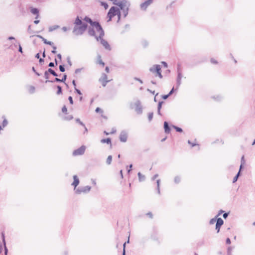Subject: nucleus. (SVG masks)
I'll use <instances>...</instances> for the list:
<instances>
[{"mask_svg":"<svg viewBox=\"0 0 255 255\" xmlns=\"http://www.w3.org/2000/svg\"><path fill=\"white\" fill-rule=\"evenodd\" d=\"M153 113L152 112L149 113L148 115V119L149 122H150L153 118Z\"/></svg>","mask_w":255,"mask_h":255,"instance_id":"obj_36","label":"nucleus"},{"mask_svg":"<svg viewBox=\"0 0 255 255\" xmlns=\"http://www.w3.org/2000/svg\"><path fill=\"white\" fill-rule=\"evenodd\" d=\"M161 64L163 65V66H164V67H166H166H168V64H167V63L166 62H165V61H162V62H161Z\"/></svg>","mask_w":255,"mask_h":255,"instance_id":"obj_64","label":"nucleus"},{"mask_svg":"<svg viewBox=\"0 0 255 255\" xmlns=\"http://www.w3.org/2000/svg\"><path fill=\"white\" fill-rule=\"evenodd\" d=\"M39 63L42 65L44 62V60L43 58H40L39 59Z\"/></svg>","mask_w":255,"mask_h":255,"instance_id":"obj_61","label":"nucleus"},{"mask_svg":"<svg viewBox=\"0 0 255 255\" xmlns=\"http://www.w3.org/2000/svg\"><path fill=\"white\" fill-rule=\"evenodd\" d=\"M163 103H164L163 101H160L158 104L157 109L161 110L162 108V104H163Z\"/></svg>","mask_w":255,"mask_h":255,"instance_id":"obj_46","label":"nucleus"},{"mask_svg":"<svg viewBox=\"0 0 255 255\" xmlns=\"http://www.w3.org/2000/svg\"><path fill=\"white\" fill-rule=\"evenodd\" d=\"M174 91H175L174 88L173 87L172 88V89L170 90V91L169 92V93L168 94V95H169V96H171L174 93Z\"/></svg>","mask_w":255,"mask_h":255,"instance_id":"obj_57","label":"nucleus"},{"mask_svg":"<svg viewBox=\"0 0 255 255\" xmlns=\"http://www.w3.org/2000/svg\"><path fill=\"white\" fill-rule=\"evenodd\" d=\"M131 109L135 108V111L137 114H141L142 113V107L139 100H137L134 103H131L130 105Z\"/></svg>","mask_w":255,"mask_h":255,"instance_id":"obj_6","label":"nucleus"},{"mask_svg":"<svg viewBox=\"0 0 255 255\" xmlns=\"http://www.w3.org/2000/svg\"><path fill=\"white\" fill-rule=\"evenodd\" d=\"M67 60L68 64L70 66H71L72 65V62L71 61L70 58L69 57H68L67 58Z\"/></svg>","mask_w":255,"mask_h":255,"instance_id":"obj_55","label":"nucleus"},{"mask_svg":"<svg viewBox=\"0 0 255 255\" xmlns=\"http://www.w3.org/2000/svg\"><path fill=\"white\" fill-rule=\"evenodd\" d=\"M75 92L80 96H81L82 95V93L81 92V91L79 89H77V88H75Z\"/></svg>","mask_w":255,"mask_h":255,"instance_id":"obj_49","label":"nucleus"},{"mask_svg":"<svg viewBox=\"0 0 255 255\" xmlns=\"http://www.w3.org/2000/svg\"><path fill=\"white\" fill-rule=\"evenodd\" d=\"M62 112L64 113L65 114H67V109L66 107V106H64L62 108Z\"/></svg>","mask_w":255,"mask_h":255,"instance_id":"obj_45","label":"nucleus"},{"mask_svg":"<svg viewBox=\"0 0 255 255\" xmlns=\"http://www.w3.org/2000/svg\"><path fill=\"white\" fill-rule=\"evenodd\" d=\"M233 249L232 247H229L227 249V255H232V251Z\"/></svg>","mask_w":255,"mask_h":255,"instance_id":"obj_34","label":"nucleus"},{"mask_svg":"<svg viewBox=\"0 0 255 255\" xmlns=\"http://www.w3.org/2000/svg\"><path fill=\"white\" fill-rule=\"evenodd\" d=\"M18 51L21 53V54H23V50H22V48L19 43V42H18Z\"/></svg>","mask_w":255,"mask_h":255,"instance_id":"obj_41","label":"nucleus"},{"mask_svg":"<svg viewBox=\"0 0 255 255\" xmlns=\"http://www.w3.org/2000/svg\"><path fill=\"white\" fill-rule=\"evenodd\" d=\"M101 5L103 6L105 9H107L109 7L108 4L106 2H101Z\"/></svg>","mask_w":255,"mask_h":255,"instance_id":"obj_35","label":"nucleus"},{"mask_svg":"<svg viewBox=\"0 0 255 255\" xmlns=\"http://www.w3.org/2000/svg\"><path fill=\"white\" fill-rule=\"evenodd\" d=\"M59 70L61 72H64L65 71V68L64 65H60L59 66Z\"/></svg>","mask_w":255,"mask_h":255,"instance_id":"obj_38","label":"nucleus"},{"mask_svg":"<svg viewBox=\"0 0 255 255\" xmlns=\"http://www.w3.org/2000/svg\"><path fill=\"white\" fill-rule=\"evenodd\" d=\"M55 66V64L53 62H50L48 64V66L50 67H54Z\"/></svg>","mask_w":255,"mask_h":255,"instance_id":"obj_56","label":"nucleus"},{"mask_svg":"<svg viewBox=\"0 0 255 255\" xmlns=\"http://www.w3.org/2000/svg\"><path fill=\"white\" fill-rule=\"evenodd\" d=\"M7 124H8L7 121L5 119H4L2 123V127L4 128L5 127H6L7 126Z\"/></svg>","mask_w":255,"mask_h":255,"instance_id":"obj_42","label":"nucleus"},{"mask_svg":"<svg viewBox=\"0 0 255 255\" xmlns=\"http://www.w3.org/2000/svg\"><path fill=\"white\" fill-rule=\"evenodd\" d=\"M56 88H57L56 94L58 95L62 94V89L61 86H60V85H57Z\"/></svg>","mask_w":255,"mask_h":255,"instance_id":"obj_24","label":"nucleus"},{"mask_svg":"<svg viewBox=\"0 0 255 255\" xmlns=\"http://www.w3.org/2000/svg\"><path fill=\"white\" fill-rule=\"evenodd\" d=\"M129 168L127 169L128 173H129L130 171L131 170L132 167V164H130L128 166Z\"/></svg>","mask_w":255,"mask_h":255,"instance_id":"obj_58","label":"nucleus"},{"mask_svg":"<svg viewBox=\"0 0 255 255\" xmlns=\"http://www.w3.org/2000/svg\"><path fill=\"white\" fill-rule=\"evenodd\" d=\"M137 175L138 177V179L139 181H143L145 179V177L144 175H143L140 172H138L137 173Z\"/></svg>","mask_w":255,"mask_h":255,"instance_id":"obj_22","label":"nucleus"},{"mask_svg":"<svg viewBox=\"0 0 255 255\" xmlns=\"http://www.w3.org/2000/svg\"><path fill=\"white\" fill-rule=\"evenodd\" d=\"M29 9L32 14L36 16H39V10L38 8L36 7H30Z\"/></svg>","mask_w":255,"mask_h":255,"instance_id":"obj_17","label":"nucleus"},{"mask_svg":"<svg viewBox=\"0 0 255 255\" xmlns=\"http://www.w3.org/2000/svg\"><path fill=\"white\" fill-rule=\"evenodd\" d=\"M31 25H29L28 27V28H27V32L29 33H38V31H33V30H31Z\"/></svg>","mask_w":255,"mask_h":255,"instance_id":"obj_33","label":"nucleus"},{"mask_svg":"<svg viewBox=\"0 0 255 255\" xmlns=\"http://www.w3.org/2000/svg\"><path fill=\"white\" fill-rule=\"evenodd\" d=\"M99 81L102 82V86L103 87H105L107 84V83L109 82L108 80H107V75L103 73L102 74V78L99 79Z\"/></svg>","mask_w":255,"mask_h":255,"instance_id":"obj_13","label":"nucleus"},{"mask_svg":"<svg viewBox=\"0 0 255 255\" xmlns=\"http://www.w3.org/2000/svg\"><path fill=\"white\" fill-rule=\"evenodd\" d=\"M97 32H99V35L98 37H96V40L98 41H100L101 44L105 47V48L108 50L110 51L111 50V47L110 44L106 40L103 38L105 33L103 28H101V30H98Z\"/></svg>","mask_w":255,"mask_h":255,"instance_id":"obj_3","label":"nucleus"},{"mask_svg":"<svg viewBox=\"0 0 255 255\" xmlns=\"http://www.w3.org/2000/svg\"><path fill=\"white\" fill-rule=\"evenodd\" d=\"M161 97L163 99L166 100L169 97V95H163Z\"/></svg>","mask_w":255,"mask_h":255,"instance_id":"obj_54","label":"nucleus"},{"mask_svg":"<svg viewBox=\"0 0 255 255\" xmlns=\"http://www.w3.org/2000/svg\"><path fill=\"white\" fill-rule=\"evenodd\" d=\"M211 62L213 63V64H217L218 63L217 61L215 59H214V58H211Z\"/></svg>","mask_w":255,"mask_h":255,"instance_id":"obj_62","label":"nucleus"},{"mask_svg":"<svg viewBox=\"0 0 255 255\" xmlns=\"http://www.w3.org/2000/svg\"><path fill=\"white\" fill-rule=\"evenodd\" d=\"M54 82H59V83H61V79H59L57 77H55L53 80H46L45 81V83H54Z\"/></svg>","mask_w":255,"mask_h":255,"instance_id":"obj_19","label":"nucleus"},{"mask_svg":"<svg viewBox=\"0 0 255 255\" xmlns=\"http://www.w3.org/2000/svg\"><path fill=\"white\" fill-rule=\"evenodd\" d=\"M99 57L100 58V60L99 61V63L100 64H101L103 66H104L105 65V63L104 62L102 61V60L101 59V56L100 55H99Z\"/></svg>","mask_w":255,"mask_h":255,"instance_id":"obj_53","label":"nucleus"},{"mask_svg":"<svg viewBox=\"0 0 255 255\" xmlns=\"http://www.w3.org/2000/svg\"><path fill=\"white\" fill-rule=\"evenodd\" d=\"M83 20L90 23L92 27H94L97 31L102 28V27L98 21H93L90 17H84Z\"/></svg>","mask_w":255,"mask_h":255,"instance_id":"obj_5","label":"nucleus"},{"mask_svg":"<svg viewBox=\"0 0 255 255\" xmlns=\"http://www.w3.org/2000/svg\"><path fill=\"white\" fill-rule=\"evenodd\" d=\"M35 88L33 86H30L29 88V92L31 94H33L35 92Z\"/></svg>","mask_w":255,"mask_h":255,"instance_id":"obj_31","label":"nucleus"},{"mask_svg":"<svg viewBox=\"0 0 255 255\" xmlns=\"http://www.w3.org/2000/svg\"><path fill=\"white\" fill-rule=\"evenodd\" d=\"M153 1V0H146L140 4V8L142 10H145L147 7L150 5Z\"/></svg>","mask_w":255,"mask_h":255,"instance_id":"obj_10","label":"nucleus"},{"mask_svg":"<svg viewBox=\"0 0 255 255\" xmlns=\"http://www.w3.org/2000/svg\"><path fill=\"white\" fill-rule=\"evenodd\" d=\"M91 187L90 186H86L84 187H78L76 190H75V193L77 194H80L82 193H87L90 192L91 190Z\"/></svg>","mask_w":255,"mask_h":255,"instance_id":"obj_8","label":"nucleus"},{"mask_svg":"<svg viewBox=\"0 0 255 255\" xmlns=\"http://www.w3.org/2000/svg\"><path fill=\"white\" fill-rule=\"evenodd\" d=\"M48 72L50 73V74H51L55 77H58L59 76L58 74L51 68H49L48 69Z\"/></svg>","mask_w":255,"mask_h":255,"instance_id":"obj_21","label":"nucleus"},{"mask_svg":"<svg viewBox=\"0 0 255 255\" xmlns=\"http://www.w3.org/2000/svg\"><path fill=\"white\" fill-rule=\"evenodd\" d=\"M224 224V221L221 218H218L216 224V230L217 232L219 233L221 226Z\"/></svg>","mask_w":255,"mask_h":255,"instance_id":"obj_12","label":"nucleus"},{"mask_svg":"<svg viewBox=\"0 0 255 255\" xmlns=\"http://www.w3.org/2000/svg\"><path fill=\"white\" fill-rule=\"evenodd\" d=\"M122 16L120 9L116 6H112L109 12L107 13V16Z\"/></svg>","mask_w":255,"mask_h":255,"instance_id":"obj_7","label":"nucleus"},{"mask_svg":"<svg viewBox=\"0 0 255 255\" xmlns=\"http://www.w3.org/2000/svg\"><path fill=\"white\" fill-rule=\"evenodd\" d=\"M95 112L96 113H99V112L103 113V110L101 108H100L99 107H97L96 109Z\"/></svg>","mask_w":255,"mask_h":255,"instance_id":"obj_52","label":"nucleus"},{"mask_svg":"<svg viewBox=\"0 0 255 255\" xmlns=\"http://www.w3.org/2000/svg\"><path fill=\"white\" fill-rule=\"evenodd\" d=\"M1 239H2V244H6L4 233L3 232H1Z\"/></svg>","mask_w":255,"mask_h":255,"instance_id":"obj_32","label":"nucleus"},{"mask_svg":"<svg viewBox=\"0 0 255 255\" xmlns=\"http://www.w3.org/2000/svg\"><path fill=\"white\" fill-rule=\"evenodd\" d=\"M4 247V255H6L8 254V249L6 246V244H3Z\"/></svg>","mask_w":255,"mask_h":255,"instance_id":"obj_44","label":"nucleus"},{"mask_svg":"<svg viewBox=\"0 0 255 255\" xmlns=\"http://www.w3.org/2000/svg\"><path fill=\"white\" fill-rule=\"evenodd\" d=\"M82 69V68H78V69H76L75 71V74H78L79 73H80L81 71V70Z\"/></svg>","mask_w":255,"mask_h":255,"instance_id":"obj_63","label":"nucleus"},{"mask_svg":"<svg viewBox=\"0 0 255 255\" xmlns=\"http://www.w3.org/2000/svg\"><path fill=\"white\" fill-rule=\"evenodd\" d=\"M73 180H74V181H73V183L71 184V185L74 186V191H75V190L77 189L76 188L79 185L80 181H79V179L77 175L73 176Z\"/></svg>","mask_w":255,"mask_h":255,"instance_id":"obj_14","label":"nucleus"},{"mask_svg":"<svg viewBox=\"0 0 255 255\" xmlns=\"http://www.w3.org/2000/svg\"><path fill=\"white\" fill-rule=\"evenodd\" d=\"M85 149L86 147L84 145H82L78 149L74 150L73 152V155L74 156L83 155L85 152Z\"/></svg>","mask_w":255,"mask_h":255,"instance_id":"obj_9","label":"nucleus"},{"mask_svg":"<svg viewBox=\"0 0 255 255\" xmlns=\"http://www.w3.org/2000/svg\"><path fill=\"white\" fill-rule=\"evenodd\" d=\"M93 27H89L88 28V33L89 35H90V36H94L95 38L96 39V37H98V36L96 35V33Z\"/></svg>","mask_w":255,"mask_h":255,"instance_id":"obj_16","label":"nucleus"},{"mask_svg":"<svg viewBox=\"0 0 255 255\" xmlns=\"http://www.w3.org/2000/svg\"><path fill=\"white\" fill-rule=\"evenodd\" d=\"M182 77V73H179L177 74V77L176 79V85H177V89L180 86L181 83V79Z\"/></svg>","mask_w":255,"mask_h":255,"instance_id":"obj_18","label":"nucleus"},{"mask_svg":"<svg viewBox=\"0 0 255 255\" xmlns=\"http://www.w3.org/2000/svg\"><path fill=\"white\" fill-rule=\"evenodd\" d=\"M172 127L174 129H175L177 132H183V130L181 128H179V127L174 126V125H172Z\"/></svg>","mask_w":255,"mask_h":255,"instance_id":"obj_25","label":"nucleus"},{"mask_svg":"<svg viewBox=\"0 0 255 255\" xmlns=\"http://www.w3.org/2000/svg\"><path fill=\"white\" fill-rule=\"evenodd\" d=\"M66 79H67V75L66 74H64L62 79H61V83H65L66 86L68 87V85L66 83H65V81H66Z\"/></svg>","mask_w":255,"mask_h":255,"instance_id":"obj_26","label":"nucleus"},{"mask_svg":"<svg viewBox=\"0 0 255 255\" xmlns=\"http://www.w3.org/2000/svg\"><path fill=\"white\" fill-rule=\"evenodd\" d=\"M146 215L148 216L150 218L152 219L153 218V215L151 212H149L146 214Z\"/></svg>","mask_w":255,"mask_h":255,"instance_id":"obj_59","label":"nucleus"},{"mask_svg":"<svg viewBox=\"0 0 255 255\" xmlns=\"http://www.w3.org/2000/svg\"><path fill=\"white\" fill-rule=\"evenodd\" d=\"M112 155L108 156V157L107 159V160H106L107 164L108 165L111 164V162H112Z\"/></svg>","mask_w":255,"mask_h":255,"instance_id":"obj_28","label":"nucleus"},{"mask_svg":"<svg viewBox=\"0 0 255 255\" xmlns=\"http://www.w3.org/2000/svg\"><path fill=\"white\" fill-rule=\"evenodd\" d=\"M212 98L217 101H220L222 99V97L221 96L218 95V96H217L216 97L215 96H213V97H212Z\"/></svg>","mask_w":255,"mask_h":255,"instance_id":"obj_43","label":"nucleus"},{"mask_svg":"<svg viewBox=\"0 0 255 255\" xmlns=\"http://www.w3.org/2000/svg\"><path fill=\"white\" fill-rule=\"evenodd\" d=\"M134 79L136 81H137L138 82H140V84H142L143 83V81L139 78H137V77H135L134 78Z\"/></svg>","mask_w":255,"mask_h":255,"instance_id":"obj_60","label":"nucleus"},{"mask_svg":"<svg viewBox=\"0 0 255 255\" xmlns=\"http://www.w3.org/2000/svg\"><path fill=\"white\" fill-rule=\"evenodd\" d=\"M52 48H53V50L51 51V52L53 53V54H56V47L54 45V44L53 45H51Z\"/></svg>","mask_w":255,"mask_h":255,"instance_id":"obj_48","label":"nucleus"},{"mask_svg":"<svg viewBox=\"0 0 255 255\" xmlns=\"http://www.w3.org/2000/svg\"><path fill=\"white\" fill-rule=\"evenodd\" d=\"M82 17H76L74 22V26L72 32L75 35H82L88 28V24L82 21Z\"/></svg>","mask_w":255,"mask_h":255,"instance_id":"obj_1","label":"nucleus"},{"mask_svg":"<svg viewBox=\"0 0 255 255\" xmlns=\"http://www.w3.org/2000/svg\"><path fill=\"white\" fill-rule=\"evenodd\" d=\"M180 182V178L179 176H176L175 178H174V182L176 184H178L179 183V182Z\"/></svg>","mask_w":255,"mask_h":255,"instance_id":"obj_37","label":"nucleus"},{"mask_svg":"<svg viewBox=\"0 0 255 255\" xmlns=\"http://www.w3.org/2000/svg\"><path fill=\"white\" fill-rule=\"evenodd\" d=\"M164 129L165 133L168 134L170 133L171 131V128L167 122L165 121L164 122Z\"/></svg>","mask_w":255,"mask_h":255,"instance_id":"obj_15","label":"nucleus"},{"mask_svg":"<svg viewBox=\"0 0 255 255\" xmlns=\"http://www.w3.org/2000/svg\"><path fill=\"white\" fill-rule=\"evenodd\" d=\"M42 41H43V43L46 44H48V45H49L51 46L53 45V43L52 42L48 41L45 38H43Z\"/></svg>","mask_w":255,"mask_h":255,"instance_id":"obj_27","label":"nucleus"},{"mask_svg":"<svg viewBox=\"0 0 255 255\" xmlns=\"http://www.w3.org/2000/svg\"><path fill=\"white\" fill-rule=\"evenodd\" d=\"M49 75H50V73L48 72V70H46L44 72V78L46 79V80H49L48 79L49 78Z\"/></svg>","mask_w":255,"mask_h":255,"instance_id":"obj_30","label":"nucleus"},{"mask_svg":"<svg viewBox=\"0 0 255 255\" xmlns=\"http://www.w3.org/2000/svg\"><path fill=\"white\" fill-rule=\"evenodd\" d=\"M218 217L216 216L215 218H212L210 220L209 223L210 224L212 225L215 223V222H217V221H218Z\"/></svg>","mask_w":255,"mask_h":255,"instance_id":"obj_29","label":"nucleus"},{"mask_svg":"<svg viewBox=\"0 0 255 255\" xmlns=\"http://www.w3.org/2000/svg\"><path fill=\"white\" fill-rule=\"evenodd\" d=\"M149 71L152 73L155 74V77L158 76L160 79L163 78V76L161 74V68L159 65L155 64L153 65V66L149 68Z\"/></svg>","mask_w":255,"mask_h":255,"instance_id":"obj_4","label":"nucleus"},{"mask_svg":"<svg viewBox=\"0 0 255 255\" xmlns=\"http://www.w3.org/2000/svg\"><path fill=\"white\" fill-rule=\"evenodd\" d=\"M59 27V26L57 25H54L51 26L49 27V31L52 32V31L56 30V29L58 28Z\"/></svg>","mask_w":255,"mask_h":255,"instance_id":"obj_23","label":"nucleus"},{"mask_svg":"<svg viewBox=\"0 0 255 255\" xmlns=\"http://www.w3.org/2000/svg\"><path fill=\"white\" fill-rule=\"evenodd\" d=\"M101 142L103 143H106L107 144H110L111 145V139L110 137L102 139L101 140Z\"/></svg>","mask_w":255,"mask_h":255,"instance_id":"obj_20","label":"nucleus"},{"mask_svg":"<svg viewBox=\"0 0 255 255\" xmlns=\"http://www.w3.org/2000/svg\"><path fill=\"white\" fill-rule=\"evenodd\" d=\"M76 123L79 124L80 125L82 126L83 127H85V124H83V123L82 122H81L79 119H78V118L76 119Z\"/></svg>","mask_w":255,"mask_h":255,"instance_id":"obj_47","label":"nucleus"},{"mask_svg":"<svg viewBox=\"0 0 255 255\" xmlns=\"http://www.w3.org/2000/svg\"><path fill=\"white\" fill-rule=\"evenodd\" d=\"M113 3L115 5L118 6L120 10H121L123 11V16H127L128 15L129 6L130 5V3L127 0H122L117 3L113 2Z\"/></svg>","mask_w":255,"mask_h":255,"instance_id":"obj_2","label":"nucleus"},{"mask_svg":"<svg viewBox=\"0 0 255 255\" xmlns=\"http://www.w3.org/2000/svg\"><path fill=\"white\" fill-rule=\"evenodd\" d=\"M177 74L179 73H181V64L180 63L177 64Z\"/></svg>","mask_w":255,"mask_h":255,"instance_id":"obj_40","label":"nucleus"},{"mask_svg":"<svg viewBox=\"0 0 255 255\" xmlns=\"http://www.w3.org/2000/svg\"><path fill=\"white\" fill-rule=\"evenodd\" d=\"M73 118V117L72 115H68L67 116H65L64 118V119L67 121H70Z\"/></svg>","mask_w":255,"mask_h":255,"instance_id":"obj_39","label":"nucleus"},{"mask_svg":"<svg viewBox=\"0 0 255 255\" xmlns=\"http://www.w3.org/2000/svg\"><path fill=\"white\" fill-rule=\"evenodd\" d=\"M188 143L190 144L191 145L192 147H194L197 145H198V144H196V143H192L190 140H188Z\"/></svg>","mask_w":255,"mask_h":255,"instance_id":"obj_50","label":"nucleus"},{"mask_svg":"<svg viewBox=\"0 0 255 255\" xmlns=\"http://www.w3.org/2000/svg\"><path fill=\"white\" fill-rule=\"evenodd\" d=\"M68 100H69L70 104H71V105L73 104V98L71 96H69L68 97Z\"/></svg>","mask_w":255,"mask_h":255,"instance_id":"obj_51","label":"nucleus"},{"mask_svg":"<svg viewBox=\"0 0 255 255\" xmlns=\"http://www.w3.org/2000/svg\"><path fill=\"white\" fill-rule=\"evenodd\" d=\"M119 138L121 141L123 142H126L128 139V134L127 132L124 130L122 131L120 134Z\"/></svg>","mask_w":255,"mask_h":255,"instance_id":"obj_11","label":"nucleus"}]
</instances>
